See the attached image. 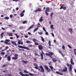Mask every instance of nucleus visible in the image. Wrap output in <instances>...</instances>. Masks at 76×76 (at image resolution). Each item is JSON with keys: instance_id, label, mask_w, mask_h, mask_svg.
I'll return each mask as SVG.
<instances>
[{"instance_id": "50", "label": "nucleus", "mask_w": 76, "mask_h": 76, "mask_svg": "<svg viewBox=\"0 0 76 76\" xmlns=\"http://www.w3.org/2000/svg\"><path fill=\"white\" fill-rule=\"evenodd\" d=\"M62 48L63 50H65V47H64V46L63 45Z\"/></svg>"}, {"instance_id": "35", "label": "nucleus", "mask_w": 76, "mask_h": 76, "mask_svg": "<svg viewBox=\"0 0 76 76\" xmlns=\"http://www.w3.org/2000/svg\"><path fill=\"white\" fill-rule=\"evenodd\" d=\"M41 38L42 41L43 42H45V40H44V38H43V37H41Z\"/></svg>"}, {"instance_id": "14", "label": "nucleus", "mask_w": 76, "mask_h": 76, "mask_svg": "<svg viewBox=\"0 0 76 76\" xmlns=\"http://www.w3.org/2000/svg\"><path fill=\"white\" fill-rule=\"evenodd\" d=\"M42 18H43V17L42 16L40 17V18L39 19V21L40 22H42L44 20V19Z\"/></svg>"}, {"instance_id": "44", "label": "nucleus", "mask_w": 76, "mask_h": 76, "mask_svg": "<svg viewBox=\"0 0 76 76\" xmlns=\"http://www.w3.org/2000/svg\"><path fill=\"white\" fill-rule=\"evenodd\" d=\"M76 49H74V53L75 55H76Z\"/></svg>"}, {"instance_id": "8", "label": "nucleus", "mask_w": 76, "mask_h": 76, "mask_svg": "<svg viewBox=\"0 0 76 76\" xmlns=\"http://www.w3.org/2000/svg\"><path fill=\"white\" fill-rule=\"evenodd\" d=\"M72 65L70 64L69 65V71L70 72V73H72Z\"/></svg>"}, {"instance_id": "19", "label": "nucleus", "mask_w": 76, "mask_h": 76, "mask_svg": "<svg viewBox=\"0 0 76 76\" xmlns=\"http://www.w3.org/2000/svg\"><path fill=\"white\" fill-rule=\"evenodd\" d=\"M34 65L35 66L34 67V68L35 69H38V66L37 65V64H34Z\"/></svg>"}, {"instance_id": "55", "label": "nucleus", "mask_w": 76, "mask_h": 76, "mask_svg": "<svg viewBox=\"0 0 76 76\" xmlns=\"http://www.w3.org/2000/svg\"><path fill=\"white\" fill-rule=\"evenodd\" d=\"M6 65L4 64L3 65V67H4L6 66Z\"/></svg>"}, {"instance_id": "7", "label": "nucleus", "mask_w": 76, "mask_h": 76, "mask_svg": "<svg viewBox=\"0 0 76 76\" xmlns=\"http://www.w3.org/2000/svg\"><path fill=\"white\" fill-rule=\"evenodd\" d=\"M10 40L9 39H6L5 41L4 42V43L6 44H7V45H9V43L7 42H10Z\"/></svg>"}, {"instance_id": "28", "label": "nucleus", "mask_w": 76, "mask_h": 76, "mask_svg": "<svg viewBox=\"0 0 76 76\" xmlns=\"http://www.w3.org/2000/svg\"><path fill=\"white\" fill-rule=\"evenodd\" d=\"M69 31H70V33L71 34H72V31L73 30L72 28H69Z\"/></svg>"}, {"instance_id": "48", "label": "nucleus", "mask_w": 76, "mask_h": 76, "mask_svg": "<svg viewBox=\"0 0 76 76\" xmlns=\"http://www.w3.org/2000/svg\"><path fill=\"white\" fill-rule=\"evenodd\" d=\"M13 1H15V2H17L18 1H19V0H13Z\"/></svg>"}, {"instance_id": "15", "label": "nucleus", "mask_w": 76, "mask_h": 76, "mask_svg": "<svg viewBox=\"0 0 76 76\" xmlns=\"http://www.w3.org/2000/svg\"><path fill=\"white\" fill-rule=\"evenodd\" d=\"M67 68L66 67L63 70H62V72H67Z\"/></svg>"}, {"instance_id": "45", "label": "nucleus", "mask_w": 76, "mask_h": 76, "mask_svg": "<svg viewBox=\"0 0 76 76\" xmlns=\"http://www.w3.org/2000/svg\"><path fill=\"white\" fill-rule=\"evenodd\" d=\"M43 31H45V32H47V31H46V30H45V27H43Z\"/></svg>"}, {"instance_id": "46", "label": "nucleus", "mask_w": 76, "mask_h": 76, "mask_svg": "<svg viewBox=\"0 0 76 76\" xmlns=\"http://www.w3.org/2000/svg\"><path fill=\"white\" fill-rule=\"evenodd\" d=\"M24 73H28V72L26 70H25L24 71Z\"/></svg>"}, {"instance_id": "40", "label": "nucleus", "mask_w": 76, "mask_h": 76, "mask_svg": "<svg viewBox=\"0 0 76 76\" xmlns=\"http://www.w3.org/2000/svg\"><path fill=\"white\" fill-rule=\"evenodd\" d=\"M38 33L40 35H41L42 34V32H38Z\"/></svg>"}, {"instance_id": "64", "label": "nucleus", "mask_w": 76, "mask_h": 76, "mask_svg": "<svg viewBox=\"0 0 76 76\" xmlns=\"http://www.w3.org/2000/svg\"><path fill=\"white\" fill-rule=\"evenodd\" d=\"M6 76H11L10 75H9V74H8L7 75H6Z\"/></svg>"}, {"instance_id": "12", "label": "nucleus", "mask_w": 76, "mask_h": 76, "mask_svg": "<svg viewBox=\"0 0 76 76\" xmlns=\"http://www.w3.org/2000/svg\"><path fill=\"white\" fill-rule=\"evenodd\" d=\"M41 70H42V72H44V68H43V67H42V66L40 65L39 66Z\"/></svg>"}, {"instance_id": "49", "label": "nucleus", "mask_w": 76, "mask_h": 76, "mask_svg": "<svg viewBox=\"0 0 76 76\" xmlns=\"http://www.w3.org/2000/svg\"><path fill=\"white\" fill-rule=\"evenodd\" d=\"M45 34H46V35H49L48 33L47 32H46L45 33Z\"/></svg>"}, {"instance_id": "2", "label": "nucleus", "mask_w": 76, "mask_h": 76, "mask_svg": "<svg viewBox=\"0 0 76 76\" xmlns=\"http://www.w3.org/2000/svg\"><path fill=\"white\" fill-rule=\"evenodd\" d=\"M19 56L17 54H15L14 56V57H13L12 58V60H18V57Z\"/></svg>"}, {"instance_id": "5", "label": "nucleus", "mask_w": 76, "mask_h": 76, "mask_svg": "<svg viewBox=\"0 0 76 76\" xmlns=\"http://www.w3.org/2000/svg\"><path fill=\"white\" fill-rule=\"evenodd\" d=\"M35 26V25L34 24H33L31 25V26H30L28 28L27 30V31H29L30 29H32Z\"/></svg>"}, {"instance_id": "33", "label": "nucleus", "mask_w": 76, "mask_h": 76, "mask_svg": "<svg viewBox=\"0 0 76 76\" xmlns=\"http://www.w3.org/2000/svg\"><path fill=\"white\" fill-rule=\"evenodd\" d=\"M26 43H32V42L30 41L27 40L26 41Z\"/></svg>"}, {"instance_id": "31", "label": "nucleus", "mask_w": 76, "mask_h": 76, "mask_svg": "<svg viewBox=\"0 0 76 76\" xmlns=\"http://www.w3.org/2000/svg\"><path fill=\"white\" fill-rule=\"evenodd\" d=\"M49 54L50 55V56H52V55H53L54 54V53L52 52H49Z\"/></svg>"}, {"instance_id": "25", "label": "nucleus", "mask_w": 76, "mask_h": 76, "mask_svg": "<svg viewBox=\"0 0 76 76\" xmlns=\"http://www.w3.org/2000/svg\"><path fill=\"white\" fill-rule=\"evenodd\" d=\"M54 15V13L53 12H52L50 14V18L51 19H52V18H53V16Z\"/></svg>"}, {"instance_id": "17", "label": "nucleus", "mask_w": 76, "mask_h": 76, "mask_svg": "<svg viewBox=\"0 0 76 76\" xmlns=\"http://www.w3.org/2000/svg\"><path fill=\"white\" fill-rule=\"evenodd\" d=\"M56 73L59 75H63V73H60V72L58 71H56Z\"/></svg>"}, {"instance_id": "38", "label": "nucleus", "mask_w": 76, "mask_h": 76, "mask_svg": "<svg viewBox=\"0 0 76 76\" xmlns=\"http://www.w3.org/2000/svg\"><path fill=\"white\" fill-rule=\"evenodd\" d=\"M29 74L30 75V76H34V74H32L31 73H29Z\"/></svg>"}, {"instance_id": "41", "label": "nucleus", "mask_w": 76, "mask_h": 76, "mask_svg": "<svg viewBox=\"0 0 76 76\" xmlns=\"http://www.w3.org/2000/svg\"><path fill=\"white\" fill-rule=\"evenodd\" d=\"M1 55H4L5 53L4 52H2L1 53Z\"/></svg>"}, {"instance_id": "1", "label": "nucleus", "mask_w": 76, "mask_h": 76, "mask_svg": "<svg viewBox=\"0 0 76 76\" xmlns=\"http://www.w3.org/2000/svg\"><path fill=\"white\" fill-rule=\"evenodd\" d=\"M50 12V8L48 7H47L45 10V13L47 16L48 15V12Z\"/></svg>"}, {"instance_id": "3", "label": "nucleus", "mask_w": 76, "mask_h": 76, "mask_svg": "<svg viewBox=\"0 0 76 76\" xmlns=\"http://www.w3.org/2000/svg\"><path fill=\"white\" fill-rule=\"evenodd\" d=\"M18 47L20 48H23L24 49H26L28 50H30V49L28 48V47H26L25 46H18Z\"/></svg>"}, {"instance_id": "53", "label": "nucleus", "mask_w": 76, "mask_h": 76, "mask_svg": "<svg viewBox=\"0 0 76 76\" xmlns=\"http://www.w3.org/2000/svg\"><path fill=\"white\" fill-rule=\"evenodd\" d=\"M45 55H46V56H50V55L48 53H45Z\"/></svg>"}, {"instance_id": "10", "label": "nucleus", "mask_w": 76, "mask_h": 76, "mask_svg": "<svg viewBox=\"0 0 76 76\" xmlns=\"http://www.w3.org/2000/svg\"><path fill=\"white\" fill-rule=\"evenodd\" d=\"M42 53L40 54V56H41V59L42 60H43V59H44V57L43 56V54L44 55V53L43 51H42Z\"/></svg>"}, {"instance_id": "54", "label": "nucleus", "mask_w": 76, "mask_h": 76, "mask_svg": "<svg viewBox=\"0 0 76 76\" xmlns=\"http://www.w3.org/2000/svg\"><path fill=\"white\" fill-rule=\"evenodd\" d=\"M51 34L52 36H53V37H54V34L52 33Z\"/></svg>"}, {"instance_id": "36", "label": "nucleus", "mask_w": 76, "mask_h": 76, "mask_svg": "<svg viewBox=\"0 0 76 76\" xmlns=\"http://www.w3.org/2000/svg\"><path fill=\"white\" fill-rule=\"evenodd\" d=\"M27 23V21L26 20H25V21H23V24H25V23Z\"/></svg>"}, {"instance_id": "11", "label": "nucleus", "mask_w": 76, "mask_h": 76, "mask_svg": "<svg viewBox=\"0 0 76 76\" xmlns=\"http://www.w3.org/2000/svg\"><path fill=\"white\" fill-rule=\"evenodd\" d=\"M41 8H38L37 10H34V12H41Z\"/></svg>"}, {"instance_id": "39", "label": "nucleus", "mask_w": 76, "mask_h": 76, "mask_svg": "<svg viewBox=\"0 0 76 76\" xmlns=\"http://www.w3.org/2000/svg\"><path fill=\"white\" fill-rule=\"evenodd\" d=\"M35 45H39V43H38V42H35L34 43Z\"/></svg>"}, {"instance_id": "4", "label": "nucleus", "mask_w": 76, "mask_h": 76, "mask_svg": "<svg viewBox=\"0 0 76 76\" xmlns=\"http://www.w3.org/2000/svg\"><path fill=\"white\" fill-rule=\"evenodd\" d=\"M45 67L46 69V70H47V72H50L51 70V69L48 68V67L47 66H45Z\"/></svg>"}, {"instance_id": "63", "label": "nucleus", "mask_w": 76, "mask_h": 76, "mask_svg": "<svg viewBox=\"0 0 76 76\" xmlns=\"http://www.w3.org/2000/svg\"><path fill=\"white\" fill-rule=\"evenodd\" d=\"M29 47H32V45H29Z\"/></svg>"}, {"instance_id": "6", "label": "nucleus", "mask_w": 76, "mask_h": 76, "mask_svg": "<svg viewBox=\"0 0 76 76\" xmlns=\"http://www.w3.org/2000/svg\"><path fill=\"white\" fill-rule=\"evenodd\" d=\"M19 73L22 76H29L28 74H24L22 72H20Z\"/></svg>"}, {"instance_id": "56", "label": "nucleus", "mask_w": 76, "mask_h": 76, "mask_svg": "<svg viewBox=\"0 0 76 76\" xmlns=\"http://www.w3.org/2000/svg\"><path fill=\"white\" fill-rule=\"evenodd\" d=\"M68 46L69 47V48H72V47H71L69 45H68Z\"/></svg>"}, {"instance_id": "27", "label": "nucleus", "mask_w": 76, "mask_h": 76, "mask_svg": "<svg viewBox=\"0 0 76 76\" xmlns=\"http://www.w3.org/2000/svg\"><path fill=\"white\" fill-rule=\"evenodd\" d=\"M38 29V27L35 28L33 31V32H36V31H37Z\"/></svg>"}, {"instance_id": "32", "label": "nucleus", "mask_w": 76, "mask_h": 76, "mask_svg": "<svg viewBox=\"0 0 76 76\" xmlns=\"http://www.w3.org/2000/svg\"><path fill=\"white\" fill-rule=\"evenodd\" d=\"M4 19H6V20H8V19H9V17H5L4 18Z\"/></svg>"}, {"instance_id": "51", "label": "nucleus", "mask_w": 76, "mask_h": 76, "mask_svg": "<svg viewBox=\"0 0 76 76\" xmlns=\"http://www.w3.org/2000/svg\"><path fill=\"white\" fill-rule=\"evenodd\" d=\"M18 50L19 51H24L25 50L24 49H19Z\"/></svg>"}, {"instance_id": "13", "label": "nucleus", "mask_w": 76, "mask_h": 76, "mask_svg": "<svg viewBox=\"0 0 76 76\" xmlns=\"http://www.w3.org/2000/svg\"><path fill=\"white\" fill-rule=\"evenodd\" d=\"M63 9V10H66V9H67V7H63V6H62L60 8V9Z\"/></svg>"}, {"instance_id": "52", "label": "nucleus", "mask_w": 76, "mask_h": 76, "mask_svg": "<svg viewBox=\"0 0 76 76\" xmlns=\"http://www.w3.org/2000/svg\"><path fill=\"white\" fill-rule=\"evenodd\" d=\"M25 12V10H23L21 13V14H23V13Z\"/></svg>"}, {"instance_id": "20", "label": "nucleus", "mask_w": 76, "mask_h": 76, "mask_svg": "<svg viewBox=\"0 0 76 76\" xmlns=\"http://www.w3.org/2000/svg\"><path fill=\"white\" fill-rule=\"evenodd\" d=\"M11 43L14 45H16V46H17V44H16V42L13 41H12V42H11Z\"/></svg>"}, {"instance_id": "9", "label": "nucleus", "mask_w": 76, "mask_h": 76, "mask_svg": "<svg viewBox=\"0 0 76 76\" xmlns=\"http://www.w3.org/2000/svg\"><path fill=\"white\" fill-rule=\"evenodd\" d=\"M38 48L39 50H41L43 49V46L41 45H39L38 46Z\"/></svg>"}, {"instance_id": "59", "label": "nucleus", "mask_w": 76, "mask_h": 76, "mask_svg": "<svg viewBox=\"0 0 76 76\" xmlns=\"http://www.w3.org/2000/svg\"><path fill=\"white\" fill-rule=\"evenodd\" d=\"M10 39H13V37H10Z\"/></svg>"}, {"instance_id": "21", "label": "nucleus", "mask_w": 76, "mask_h": 76, "mask_svg": "<svg viewBox=\"0 0 76 76\" xmlns=\"http://www.w3.org/2000/svg\"><path fill=\"white\" fill-rule=\"evenodd\" d=\"M7 59L8 61H10L11 60V58H10V56H8L7 57Z\"/></svg>"}, {"instance_id": "62", "label": "nucleus", "mask_w": 76, "mask_h": 76, "mask_svg": "<svg viewBox=\"0 0 76 76\" xmlns=\"http://www.w3.org/2000/svg\"><path fill=\"white\" fill-rule=\"evenodd\" d=\"M66 66L67 67H69V63H67L66 64Z\"/></svg>"}, {"instance_id": "58", "label": "nucleus", "mask_w": 76, "mask_h": 76, "mask_svg": "<svg viewBox=\"0 0 76 76\" xmlns=\"http://www.w3.org/2000/svg\"><path fill=\"white\" fill-rule=\"evenodd\" d=\"M4 34V32H2L1 34V35H3Z\"/></svg>"}, {"instance_id": "61", "label": "nucleus", "mask_w": 76, "mask_h": 76, "mask_svg": "<svg viewBox=\"0 0 76 76\" xmlns=\"http://www.w3.org/2000/svg\"><path fill=\"white\" fill-rule=\"evenodd\" d=\"M24 37H25V38H28V36H26V35H25V36H24Z\"/></svg>"}, {"instance_id": "16", "label": "nucleus", "mask_w": 76, "mask_h": 76, "mask_svg": "<svg viewBox=\"0 0 76 76\" xmlns=\"http://www.w3.org/2000/svg\"><path fill=\"white\" fill-rule=\"evenodd\" d=\"M20 42H21V41H20V40H19L18 42V44L19 45L20 44H21L22 45H23V42H21L20 43Z\"/></svg>"}, {"instance_id": "60", "label": "nucleus", "mask_w": 76, "mask_h": 76, "mask_svg": "<svg viewBox=\"0 0 76 76\" xmlns=\"http://www.w3.org/2000/svg\"><path fill=\"white\" fill-rule=\"evenodd\" d=\"M10 17L11 18H13V15H10Z\"/></svg>"}, {"instance_id": "37", "label": "nucleus", "mask_w": 76, "mask_h": 76, "mask_svg": "<svg viewBox=\"0 0 76 76\" xmlns=\"http://www.w3.org/2000/svg\"><path fill=\"white\" fill-rule=\"evenodd\" d=\"M50 68L51 69V70H53V66H49Z\"/></svg>"}, {"instance_id": "30", "label": "nucleus", "mask_w": 76, "mask_h": 76, "mask_svg": "<svg viewBox=\"0 0 76 76\" xmlns=\"http://www.w3.org/2000/svg\"><path fill=\"white\" fill-rule=\"evenodd\" d=\"M14 35L16 36L17 38H18L19 37H20L19 35L17 34H15Z\"/></svg>"}, {"instance_id": "34", "label": "nucleus", "mask_w": 76, "mask_h": 76, "mask_svg": "<svg viewBox=\"0 0 76 76\" xmlns=\"http://www.w3.org/2000/svg\"><path fill=\"white\" fill-rule=\"evenodd\" d=\"M9 37H13V34L12 33H10L9 34Z\"/></svg>"}, {"instance_id": "29", "label": "nucleus", "mask_w": 76, "mask_h": 76, "mask_svg": "<svg viewBox=\"0 0 76 76\" xmlns=\"http://www.w3.org/2000/svg\"><path fill=\"white\" fill-rule=\"evenodd\" d=\"M32 41L35 43V42L37 41V39H36L34 38L33 39Z\"/></svg>"}, {"instance_id": "57", "label": "nucleus", "mask_w": 76, "mask_h": 76, "mask_svg": "<svg viewBox=\"0 0 76 76\" xmlns=\"http://www.w3.org/2000/svg\"><path fill=\"white\" fill-rule=\"evenodd\" d=\"M1 28L2 30H6V29L4 28L3 27H1Z\"/></svg>"}, {"instance_id": "42", "label": "nucleus", "mask_w": 76, "mask_h": 76, "mask_svg": "<svg viewBox=\"0 0 76 76\" xmlns=\"http://www.w3.org/2000/svg\"><path fill=\"white\" fill-rule=\"evenodd\" d=\"M20 17H23V16H24V14H21V13L20 14Z\"/></svg>"}, {"instance_id": "26", "label": "nucleus", "mask_w": 76, "mask_h": 76, "mask_svg": "<svg viewBox=\"0 0 76 76\" xmlns=\"http://www.w3.org/2000/svg\"><path fill=\"white\" fill-rule=\"evenodd\" d=\"M59 53H60L61 54V56L63 57H64V56L63 55V54L61 53V52L60 51V50H59Z\"/></svg>"}, {"instance_id": "18", "label": "nucleus", "mask_w": 76, "mask_h": 76, "mask_svg": "<svg viewBox=\"0 0 76 76\" xmlns=\"http://www.w3.org/2000/svg\"><path fill=\"white\" fill-rule=\"evenodd\" d=\"M22 62L24 64H27L28 63V61H24L23 60L22 61Z\"/></svg>"}, {"instance_id": "47", "label": "nucleus", "mask_w": 76, "mask_h": 76, "mask_svg": "<svg viewBox=\"0 0 76 76\" xmlns=\"http://www.w3.org/2000/svg\"><path fill=\"white\" fill-rule=\"evenodd\" d=\"M9 48V47L7 46H6V49H5V50H7V49Z\"/></svg>"}, {"instance_id": "23", "label": "nucleus", "mask_w": 76, "mask_h": 76, "mask_svg": "<svg viewBox=\"0 0 76 76\" xmlns=\"http://www.w3.org/2000/svg\"><path fill=\"white\" fill-rule=\"evenodd\" d=\"M48 44L49 45V47H48V48L50 49L51 48L50 47H51V42H50V41H49Z\"/></svg>"}, {"instance_id": "24", "label": "nucleus", "mask_w": 76, "mask_h": 76, "mask_svg": "<svg viewBox=\"0 0 76 76\" xmlns=\"http://www.w3.org/2000/svg\"><path fill=\"white\" fill-rule=\"evenodd\" d=\"M70 62L71 64L72 65H73L74 64V62H73V59L72 58L71 59Z\"/></svg>"}, {"instance_id": "22", "label": "nucleus", "mask_w": 76, "mask_h": 76, "mask_svg": "<svg viewBox=\"0 0 76 76\" xmlns=\"http://www.w3.org/2000/svg\"><path fill=\"white\" fill-rule=\"evenodd\" d=\"M52 60L54 63H56L57 61V60L56 59L54 58H52Z\"/></svg>"}, {"instance_id": "43", "label": "nucleus", "mask_w": 76, "mask_h": 76, "mask_svg": "<svg viewBox=\"0 0 76 76\" xmlns=\"http://www.w3.org/2000/svg\"><path fill=\"white\" fill-rule=\"evenodd\" d=\"M53 25H51V26H50V28H52V29H54V28H53Z\"/></svg>"}]
</instances>
